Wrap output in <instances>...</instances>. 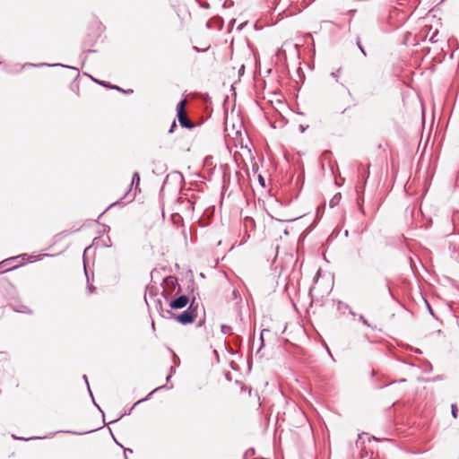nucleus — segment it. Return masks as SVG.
I'll return each instance as SVG.
<instances>
[{"instance_id":"nucleus-1","label":"nucleus","mask_w":459,"mask_h":459,"mask_svg":"<svg viewBox=\"0 0 459 459\" xmlns=\"http://www.w3.org/2000/svg\"><path fill=\"white\" fill-rule=\"evenodd\" d=\"M197 307L198 304L195 302V298L193 297L188 307L178 315L174 313V316L171 319L183 325L192 324L197 316Z\"/></svg>"},{"instance_id":"nucleus-2","label":"nucleus","mask_w":459,"mask_h":459,"mask_svg":"<svg viewBox=\"0 0 459 459\" xmlns=\"http://www.w3.org/2000/svg\"><path fill=\"white\" fill-rule=\"evenodd\" d=\"M161 295L166 300H169L174 294H179L181 292V287L178 284V279L175 276L169 275L163 279Z\"/></svg>"},{"instance_id":"nucleus-3","label":"nucleus","mask_w":459,"mask_h":459,"mask_svg":"<svg viewBox=\"0 0 459 459\" xmlns=\"http://www.w3.org/2000/svg\"><path fill=\"white\" fill-rule=\"evenodd\" d=\"M186 100H180L177 105V117L178 119V122L182 127L191 129L194 127V123L191 122L187 115L185 111V106H186Z\"/></svg>"},{"instance_id":"nucleus-4","label":"nucleus","mask_w":459,"mask_h":459,"mask_svg":"<svg viewBox=\"0 0 459 459\" xmlns=\"http://www.w3.org/2000/svg\"><path fill=\"white\" fill-rule=\"evenodd\" d=\"M169 302V309L172 311V309H182L186 307L188 304H190L191 299L186 295H180L177 298L173 297L167 300Z\"/></svg>"},{"instance_id":"nucleus-5","label":"nucleus","mask_w":459,"mask_h":459,"mask_svg":"<svg viewBox=\"0 0 459 459\" xmlns=\"http://www.w3.org/2000/svg\"><path fill=\"white\" fill-rule=\"evenodd\" d=\"M155 307L160 316L165 319L172 318L174 316V313L168 308H163L162 302L160 299L155 300Z\"/></svg>"},{"instance_id":"nucleus-6","label":"nucleus","mask_w":459,"mask_h":459,"mask_svg":"<svg viewBox=\"0 0 459 459\" xmlns=\"http://www.w3.org/2000/svg\"><path fill=\"white\" fill-rule=\"evenodd\" d=\"M165 387H167V385H160V386H159V387L155 388V389H154V390H152V392H151V393H150V394H149L145 398L138 400V401H137V402L133 405V407L129 410V411H128V412L122 413L118 418H117L116 420H112V421H110L108 424H110V423H113V422H116V421L119 420H120L124 415L130 414V413H131V411H133V409H134L137 404H139V403H143V402L147 401V400H148V399H149V398H150V397H151V396H152L155 392H157L158 390L163 389V388H165Z\"/></svg>"},{"instance_id":"nucleus-7","label":"nucleus","mask_w":459,"mask_h":459,"mask_svg":"<svg viewBox=\"0 0 459 459\" xmlns=\"http://www.w3.org/2000/svg\"><path fill=\"white\" fill-rule=\"evenodd\" d=\"M139 184H140V175L138 172H134L133 174V177H132V181H131V185H130V190L126 194V195L124 196V198L129 195L130 191H131V188L134 186H135V191L138 190V186H139ZM136 195V192L134 193V195H132V198L131 200H133Z\"/></svg>"},{"instance_id":"nucleus-8","label":"nucleus","mask_w":459,"mask_h":459,"mask_svg":"<svg viewBox=\"0 0 459 459\" xmlns=\"http://www.w3.org/2000/svg\"><path fill=\"white\" fill-rule=\"evenodd\" d=\"M57 65H60L59 64H55V65H50V64H47V63H40V64H33V63H25L21 69L24 68V67H30V66H33V67H40V66H57Z\"/></svg>"},{"instance_id":"nucleus-9","label":"nucleus","mask_w":459,"mask_h":459,"mask_svg":"<svg viewBox=\"0 0 459 459\" xmlns=\"http://www.w3.org/2000/svg\"><path fill=\"white\" fill-rule=\"evenodd\" d=\"M109 89H114V90H117L120 92H123L125 94H132L134 92V91L132 89H129V90H123L122 88H120L119 86H117V85H114V86H108Z\"/></svg>"},{"instance_id":"nucleus-10","label":"nucleus","mask_w":459,"mask_h":459,"mask_svg":"<svg viewBox=\"0 0 459 459\" xmlns=\"http://www.w3.org/2000/svg\"><path fill=\"white\" fill-rule=\"evenodd\" d=\"M83 381H85V383H86V385H87L88 391H89V393H90V395H91V398H92V402H93L94 405H96V406L98 407V409H99L100 411H101V410H100V406H99V405L96 403V402L94 401L93 394H92V393H91V388H90L89 382H88V379H87L86 375H84V376H83Z\"/></svg>"},{"instance_id":"nucleus-11","label":"nucleus","mask_w":459,"mask_h":459,"mask_svg":"<svg viewBox=\"0 0 459 459\" xmlns=\"http://www.w3.org/2000/svg\"><path fill=\"white\" fill-rule=\"evenodd\" d=\"M221 330L223 334H231L232 333V328L230 325H221Z\"/></svg>"},{"instance_id":"nucleus-12","label":"nucleus","mask_w":459,"mask_h":459,"mask_svg":"<svg viewBox=\"0 0 459 459\" xmlns=\"http://www.w3.org/2000/svg\"><path fill=\"white\" fill-rule=\"evenodd\" d=\"M19 257H22V259H25V258L28 259L30 263H32V262L36 261V259H34V256L29 255L27 254H22V255H19ZM16 258H18V256L13 257L12 259L13 260V259H16Z\"/></svg>"},{"instance_id":"nucleus-13","label":"nucleus","mask_w":459,"mask_h":459,"mask_svg":"<svg viewBox=\"0 0 459 459\" xmlns=\"http://www.w3.org/2000/svg\"><path fill=\"white\" fill-rule=\"evenodd\" d=\"M12 437H13V439L23 440V441L41 438L40 437H28V438H25V437H16L15 435H12Z\"/></svg>"},{"instance_id":"nucleus-14","label":"nucleus","mask_w":459,"mask_h":459,"mask_svg":"<svg viewBox=\"0 0 459 459\" xmlns=\"http://www.w3.org/2000/svg\"><path fill=\"white\" fill-rule=\"evenodd\" d=\"M13 309L20 313H30V309L25 306H21V307H14Z\"/></svg>"},{"instance_id":"nucleus-15","label":"nucleus","mask_w":459,"mask_h":459,"mask_svg":"<svg viewBox=\"0 0 459 459\" xmlns=\"http://www.w3.org/2000/svg\"><path fill=\"white\" fill-rule=\"evenodd\" d=\"M451 413H452V416L456 419L457 418V415H458V409H457V406L455 404H452L451 405Z\"/></svg>"},{"instance_id":"nucleus-16","label":"nucleus","mask_w":459,"mask_h":459,"mask_svg":"<svg viewBox=\"0 0 459 459\" xmlns=\"http://www.w3.org/2000/svg\"><path fill=\"white\" fill-rule=\"evenodd\" d=\"M357 46L359 48L360 52L363 54V56H366L367 54H366V51H365V49L363 48V47H362V45L360 43L359 37L357 38Z\"/></svg>"},{"instance_id":"nucleus-17","label":"nucleus","mask_w":459,"mask_h":459,"mask_svg":"<svg viewBox=\"0 0 459 459\" xmlns=\"http://www.w3.org/2000/svg\"><path fill=\"white\" fill-rule=\"evenodd\" d=\"M92 80L94 82H96L97 83H99V84H100V85H102L104 87H107V88H108V86H112L111 84H109L108 82H107L105 81H99V80H96V79H93V78H92Z\"/></svg>"},{"instance_id":"nucleus-18","label":"nucleus","mask_w":459,"mask_h":459,"mask_svg":"<svg viewBox=\"0 0 459 459\" xmlns=\"http://www.w3.org/2000/svg\"><path fill=\"white\" fill-rule=\"evenodd\" d=\"M359 320L367 326L371 327V325L368 323V321L364 317L363 315H359Z\"/></svg>"},{"instance_id":"nucleus-19","label":"nucleus","mask_w":459,"mask_h":459,"mask_svg":"<svg viewBox=\"0 0 459 459\" xmlns=\"http://www.w3.org/2000/svg\"><path fill=\"white\" fill-rule=\"evenodd\" d=\"M341 72V68H339L337 71L331 73V76L334 78L336 81L339 77V74Z\"/></svg>"},{"instance_id":"nucleus-20","label":"nucleus","mask_w":459,"mask_h":459,"mask_svg":"<svg viewBox=\"0 0 459 459\" xmlns=\"http://www.w3.org/2000/svg\"><path fill=\"white\" fill-rule=\"evenodd\" d=\"M196 1L200 4V5H201L203 8H204V9H208V8H210V4H209L208 3H206V2H201L200 0H196Z\"/></svg>"},{"instance_id":"nucleus-21","label":"nucleus","mask_w":459,"mask_h":459,"mask_svg":"<svg viewBox=\"0 0 459 459\" xmlns=\"http://www.w3.org/2000/svg\"><path fill=\"white\" fill-rule=\"evenodd\" d=\"M133 454V450L131 448H125L124 455L125 458L128 459L127 455Z\"/></svg>"},{"instance_id":"nucleus-22","label":"nucleus","mask_w":459,"mask_h":459,"mask_svg":"<svg viewBox=\"0 0 459 459\" xmlns=\"http://www.w3.org/2000/svg\"><path fill=\"white\" fill-rule=\"evenodd\" d=\"M177 127V124H176V121H173L171 126H170V128L169 130V134H172L175 130V128Z\"/></svg>"},{"instance_id":"nucleus-23","label":"nucleus","mask_w":459,"mask_h":459,"mask_svg":"<svg viewBox=\"0 0 459 459\" xmlns=\"http://www.w3.org/2000/svg\"><path fill=\"white\" fill-rule=\"evenodd\" d=\"M205 324V317L204 316L197 324V327H203Z\"/></svg>"},{"instance_id":"nucleus-24","label":"nucleus","mask_w":459,"mask_h":459,"mask_svg":"<svg viewBox=\"0 0 459 459\" xmlns=\"http://www.w3.org/2000/svg\"><path fill=\"white\" fill-rule=\"evenodd\" d=\"M264 332H269V330H266V329H264L260 334V341H261V346L264 345Z\"/></svg>"},{"instance_id":"nucleus-25","label":"nucleus","mask_w":459,"mask_h":459,"mask_svg":"<svg viewBox=\"0 0 459 459\" xmlns=\"http://www.w3.org/2000/svg\"><path fill=\"white\" fill-rule=\"evenodd\" d=\"M258 180L263 186H265L264 178L261 175L258 176Z\"/></svg>"},{"instance_id":"nucleus-26","label":"nucleus","mask_w":459,"mask_h":459,"mask_svg":"<svg viewBox=\"0 0 459 459\" xmlns=\"http://www.w3.org/2000/svg\"><path fill=\"white\" fill-rule=\"evenodd\" d=\"M437 34V31H436V32L431 36V38H430V41H431L432 43H436V42L437 41V39H436Z\"/></svg>"},{"instance_id":"nucleus-27","label":"nucleus","mask_w":459,"mask_h":459,"mask_svg":"<svg viewBox=\"0 0 459 459\" xmlns=\"http://www.w3.org/2000/svg\"><path fill=\"white\" fill-rule=\"evenodd\" d=\"M63 66H64V67H66V65H63ZM67 68H71V69H73V70L76 71V72H77V75L79 74H78V69H77V68L73 67V66H67Z\"/></svg>"},{"instance_id":"nucleus-28","label":"nucleus","mask_w":459,"mask_h":459,"mask_svg":"<svg viewBox=\"0 0 459 459\" xmlns=\"http://www.w3.org/2000/svg\"><path fill=\"white\" fill-rule=\"evenodd\" d=\"M170 377H171V374H169V375L166 377L167 382H169V381L170 380Z\"/></svg>"},{"instance_id":"nucleus-29","label":"nucleus","mask_w":459,"mask_h":459,"mask_svg":"<svg viewBox=\"0 0 459 459\" xmlns=\"http://www.w3.org/2000/svg\"><path fill=\"white\" fill-rule=\"evenodd\" d=\"M89 290H90V292H92V291H93V290H94V287H92V286H89Z\"/></svg>"},{"instance_id":"nucleus-30","label":"nucleus","mask_w":459,"mask_h":459,"mask_svg":"<svg viewBox=\"0 0 459 459\" xmlns=\"http://www.w3.org/2000/svg\"><path fill=\"white\" fill-rule=\"evenodd\" d=\"M387 292L389 293V295H391V296H392L391 290H390V288H389L388 286H387Z\"/></svg>"},{"instance_id":"nucleus-31","label":"nucleus","mask_w":459,"mask_h":459,"mask_svg":"<svg viewBox=\"0 0 459 459\" xmlns=\"http://www.w3.org/2000/svg\"><path fill=\"white\" fill-rule=\"evenodd\" d=\"M175 371L174 367H170V374H172Z\"/></svg>"},{"instance_id":"nucleus-32","label":"nucleus","mask_w":459,"mask_h":459,"mask_svg":"<svg viewBox=\"0 0 459 459\" xmlns=\"http://www.w3.org/2000/svg\"><path fill=\"white\" fill-rule=\"evenodd\" d=\"M51 255L49 254H43V255H40L39 256H50Z\"/></svg>"},{"instance_id":"nucleus-33","label":"nucleus","mask_w":459,"mask_h":459,"mask_svg":"<svg viewBox=\"0 0 459 459\" xmlns=\"http://www.w3.org/2000/svg\"><path fill=\"white\" fill-rule=\"evenodd\" d=\"M84 271H85V274H86V276L88 277V272H87V269H86V267H85V266H84Z\"/></svg>"},{"instance_id":"nucleus-34","label":"nucleus","mask_w":459,"mask_h":459,"mask_svg":"<svg viewBox=\"0 0 459 459\" xmlns=\"http://www.w3.org/2000/svg\"><path fill=\"white\" fill-rule=\"evenodd\" d=\"M91 248V247H88L87 248H85L84 250V254Z\"/></svg>"},{"instance_id":"nucleus-35","label":"nucleus","mask_w":459,"mask_h":459,"mask_svg":"<svg viewBox=\"0 0 459 459\" xmlns=\"http://www.w3.org/2000/svg\"><path fill=\"white\" fill-rule=\"evenodd\" d=\"M398 382H400V383L405 382V379L404 378L400 379Z\"/></svg>"},{"instance_id":"nucleus-36","label":"nucleus","mask_w":459,"mask_h":459,"mask_svg":"<svg viewBox=\"0 0 459 459\" xmlns=\"http://www.w3.org/2000/svg\"><path fill=\"white\" fill-rule=\"evenodd\" d=\"M115 442H116V444H117L118 446H122V445H121V444H119V443H118V441H117L116 439H115Z\"/></svg>"},{"instance_id":"nucleus-37","label":"nucleus","mask_w":459,"mask_h":459,"mask_svg":"<svg viewBox=\"0 0 459 459\" xmlns=\"http://www.w3.org/2000/svg\"><path fill=\"white\" fill-rule=\"evenodd\" d=\"M115 204H116V203L111 204L108 208L114 206Z\"/></svg>"},{"instance_id":"nucleus-38","label":"nucleus","mask_w":459,"mask_h":459,"mask_svg":"<svg viewBox=\"0 0 459 459\" xmlns=\"http://www.w3.org/2000/svg\"><path fill=\"white\" fill-rule=\"evenodd\" d=\"M344 234H345V236L347 237V236H348V234H349L348 230H345V233H344Z\"/></svg>"},{"instance_id":"nucleus-39","label":"nucleus","mask_w":459,"mask_h":459,"mask_svg":"<svg viewBox=\"0 0 459 459\" xmlns=\"http://www.w3.org/2000/svg\"><path fill=\"white\" fill-rule=\"evenodd\" d=\"M350 314H351V316H355V313L352 311H350Z\"/></svg>"},{"instance_id":"nucleus-40","label":"nucleus","mask_w":459,"mask_h":459,"mask_svg":"<svg viewBox=\"0 0 459 459\" xmlns=\"http://www.w3.org/2000/svg\"><path fill=\"white\" fill-rule=\"evenodd\" d=\"M65 432H66V433H73L72 431H69V430H66Z\"/></svg>"}]
</instances>
